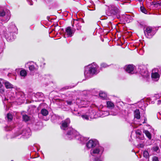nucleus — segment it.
<instances>
[{
  "label": "nucleus",
  "instance_id": "nucleus-1",
  "mask_svg": "<svg viewBox=\"0 0 161 161\" xmlns=\"http://www.w3.org/2000/svg\"><path fill=\"white\" fill-rule=\"evenodd\" d=\"M98 66L94 63L89 65L86 68L84 72L85 76L87 77H90L94 74H96L98 71Z\"/></svg>",
  "mask_w": 161,
  "mask_h": 161
},
{
  "label": "nucleus",
  "instance_id": "nucleus-2",
  "mask_svg": "<svg viewBox=\"0 0 161 161\" xmlns=\"http://www.w3.org/2000/svg\"><path fill=\"white\" fill-rule=\"evenodd\" d=\"M10 18V15H6L4 11H0V23H6Z\"/></svg>",
  "mask_w": 161,
  "mask_h": 161
},
{
  "label": "nucleus",
  "instance_id": "nucleus-3",
  "mask_svg": "<svg viewBox=\"0 0 161 161\" xmlns=\"http://www.w3.org/2000/svg\"><path fill=\"white\" fill-rule=\"evenodd\" d=\"M103 151L104 149L103 147H99L91 150V153L92 155L94 156L96 155L97 154L100 156L102 154Z\"/></svg>",
  "mask_w": 161,
  "mask_h": 161
},
{
  "label": "nucleus",
  "instance_id": "nucleus-4",
  "mask_svg": "<svg viewBox=\"0 0 161 161\" xmlns=\"http://www.w3.org/2000/svg\"><path fill=\"white\" fill-rule=\"evenodd\" d=\"M108 9L110 15H116L119 13L118 8L113 5H110L108 6Z\"/></svg>",
  "mask_w": 161,
  "mask_h": 161
},
{
  "label": "nucleus",
  "instance_id": "nucleus-5",
  "mask_svg": "<svg viewBox=\"0 0 161 161\" xmlns=\"http://www.w3.org/2000/svg\"><path fill=\"white\" fill-rule=\"evenodd\" d=\"M152 79L154 80H158L160 77L159 70L158 69L155 68L153 69L151 74Z\"/></svg>",
  "mask_w": 161,
  "mask_h": 161
},
{
  "label": "nucleus",
  "instance_id": "nucleus-6",
  "mask_svg": "<svg viewBox=\"0 0 161 161\" xmlns=\"http://www.w3.org/2000/svg\"><path fill=\"white\" fill-rule=\"evenodd\" d=\"M144 33L146 37L149 38H151L153 35V33H152V28L150 27H146L144 31Z\"/></svg>",
  "mask_w": 161,
  "mask_h": 161
},
{
  "label": "nucleus",
  "instance_id": "nucleus-7",
  "mask_svg": "<svg viewBox=\"0 0 161 161\" xmlns=\"http://www.w3.org/2000/svg\"><path fill=\"white\" fill-rule=\"evenodd\" d=\"M73 28L75 29L76 28L77 30H80L81 29V26L80 23L77 20H74L71 22Z\"/></svg>",
  "mask_w": 161,
  "mask_h": 161
},
{
  "label": "nucleus",
  "instance_id": "nucleus-8",
  "mask_svg": "<svg viewBox=\"0 0 161 161\" xmlns=\"http://www.w3.org/2000/svg\"><path fill=\"white\" fill-rule=\"evenodd\" d=\"M140 69V73L141 75L144 77H147L148 75V72L145 67L143 66H140L139 67Z\"/></svg>",
  "mask_w": 161,
  "mask_h": 161
},
{
  "label": "nucleus",
  "instance_id": "nucleus-9",
  "mask_svg": "<svg viewBox=\"0 0 161 161\" xmlns=\"http://www.w3.org/2000/svg\"><path fill=\"white\" fill-rule=\"evenodd\" d=\"M70 123V120L69 118H67L65 120L63 121L62 125L61 126V128L64 130H65Z\"/></svg>",
  "mask_w": 161,
  "mask_h": 161
},
{
  "label": "nucleus",
  "instance_id": "nucleus-10",
  "mask_svg": "<svg viewBox=\"0 0 161 161\" xmlns=\"http://www.w3.org/2000/svg\"><path fill=\"white\" fill-rule=\"evenodd\" d=\"M97 142L96 140H91L86 143V147L88 148L94 147L96 145Z\"/></svg>",
  "mask_w": 161,
  "mask_h": 161
},
{
  "label": "nucleus",
  "instance_id": "nucleus-11",
  "mask_svg": "<svg viewBox=\"0 0 161 161\" xmlns=\"http://www.w3.org/2000/svg\"><path fill=\"white\" fill-rule=\"evenodd\" d=\"M65 31L66 33V35L68 37L72 36L75 32L74 30H72L71 29L70 27H68L66 28L65 29Z\"/></svg>",
  "mask_w": 161,
  "mask_h": 161
},
{
  "label": "nucleus",
  "instance_id": "nucleus-12",
  "mask_svg": "<svg viewBox=\"0 0 161 161\" xmlns=\"http://www.w3.org/2000/svg\"><path fill=\"white\" fill-rule=\"evenodd\" d=\"M135 66L133 64H129L125 67L126 71L128 73H132L133 71Z\"/></svg>",
  "mask_w": 161,
  "mask_h": 161
},
{
  "label": "nucleus",
  "instance_id": "nucleus-13",
  "mask_svg": "<svg viewBox=\"0 0 161 161\" xmlns=\"http://www.w3.org/2000/svg\"><path fill=\"white\" fill-rule=\"evenodd\" d=\"M70 131H68L67 135L68 136H71V138L72 139L75 137V135L77 134L76 131L74 130L73 128H70Z\"/></svg>",
  "mask_w": 161,
  "mask_h": 161
},
{
  "label": "nucleus",
  "instance_id": "nucleus-14",
  "mask_svg": "<svg viewBox=\"0 0 161 161\" xmlns=\"http://www.w3.org/2000/svg\"><path fill=\"white\" fill-rule=\"evenodd\" d=\"M22 134L26 136V137H29L31 135L30 130L28 129L27 130L23 131Z\"/></svg>",
  "mask_w": 161,
  "mask_h": 161
},
{
  "label": "nucleus",
  "instance_id": "nucleus-15",
  "mask_svg": "<svg viewBox=\"0 0 161 161\" xmlns=\"http://www.w3.org/2000/svg\"><path fill=\"white\" fill-rule=\"evenodd\" d=\"M4 85L7 89H11L13 88V86L8 81H6L4 83Z\"/></svg>",
  "mask_w": 161,
  "mask_h": 161
},
{
  "label": "nucleus",
  "instance_id": "nucleus-16",
  "mask_svg": "<svg viewBox=\"0 0 161 161\" xmlns=\"http://www.w3.org/2000/svg\"><path fill=\"white\" fill-rule=\"evenodd\" d=\"M134 117L137 119L140 118V112L139 109H136L134 112Z\"/></svg>",
  "mask_w": 161,
  "mask_h": 161
},
{
  "label": "nucleus",
  "instance_id": "nucleus-17",
  "mask_svg": "<svg viewBox=\"0 0 161 161\" xmlns=\"http://www.w3.org/2000/svg\"><path fill=\"white\" fill-rule=\"evenodd\" d=\"M41 112V114L44 116H46L48 114V111L45 108L42 109Z\"/></svg>",
  "mask_w": 161,
  "mask_h": 161
},
{
  "label": "nucleus",
  "instance_id": "nucleus-18",
  "mask_svg": "<svg viewBox=\"0 0 161 161\" xmlns=\"http://www.w3.org/2000/svg\"><path fill=\"white\" fill-rule=\"evenodd\" d=\"M143 132L145 134L146 136L149 139H151V134L149 131L147 130H144L143 131Z\"/></svg>",
  "mask_w": 161,
  "mask_h": 161
},
{
  "label": "nucleus",
  "instance_id": "nucleus-19",
  "mask_svg": "<svg viewBox=\"0 0 161 161\" xmlns=\"http://www.w3.org/2000/svg\"><path fill=\"white\" fill-rule=\"evenodd\" d=\"M107 107L108 108H112L114 107V104L111 101H108L107 103Z\"/></svg>",
  "mask_w": 161,
  "mask_h": 161
},
{
  "label": "nucleus",
  "instance_id": "nucleus-20",
  "mask_svg": "<svg viewBox=\"0 0 161 161\" xmlns=\"http://www.w3.org/2000/svg\"><path fill=\"white\" fill-rule=\"evenodd\" d=\"M90 102L88 101L85 100H81L80 104L83 105H87L89 104Z\"/></svg>",
  "mask_w": 161,
  "mask_h": 161
},
{
  "label": "nucleus",
  "instance_id": "nucleus-21",
  "mask_svg": "<svg viewBox=\"0 0 161 161\" xmlns=\"http://www.w3.org/2000/svg\"><path fill=\"white\" fill-rule=\"evenodd\" d=\"M20 74L21 76L25 77L26 75V71L25 70H22L20 72Z\"/></svg>",
  "mask_w": 161,
  "mask_h": 161
},
{
  "label": "nucleus",
  "instance_id": "nucleus-22",
  "mask_svg": "<svg viewBox=\"0 0 161 161\" xmlns=\"http://www.w3.org/2000/svg\"><path fill=\"white\" fill-rule=\"evenodd\" d=\"M99 95L100 97L103 99H105L107 97L106 94L105 93L103 92H100L99 93Z\"/></svg>",
  "mask_w": 161,
  "mask_h": 161
},
{
  "label": "nucleus",
  "instance_id": "nucleus-23",
  "mask_svg": "<svg viewBox=\"0 0 161 161\" xmlns=\"http://www.w3.org/2000/svg\"><path fill=\"white\" fill-rule=\"evenodd\" d=\"M23 120L26 122L29 121L30 119L29 117L26 114L23 115Z\"/></svg>",
  "mask_w": 161,
  "mask_h": 161
},
{
  "label": "nucleus",
  "instance_id": "nucleus-24",
  "mask_svg": "<svg viewBox=\"0 0 161 161\" xmlns=\"http://www.w3.org/2000/svg\"><path fill=\"white\" fill-rule=\"evenodd\" d=\"M7 117L8 121H11L13 119V116L11 114L8 113L7 114Z\"/></svg>",
  "mask_w": 161,
  "mask_h": 161
},
{
  "label": "nucleus",
  "instance_id": "nucleus-25",
  "mask_svg": "<svg viewBox=\"0 0 161 161\" xmlns=\"http://www.w3.org/2000/svg\"><path fill=\"white\" fill-rule=\"evenodd\" d=\"M143 155L144 157L146 158L149 157V154L148 152L147 151H145L143 152Z\"/></svg>",
  "mask_w": 161,
  "mask_h": 161
},
{
  "label": "nucleus",
  "instance_id": "nucleus-26",
  "mask_svg": "<svg viewBox=\"0 0 161 161\" xmlns=\"http://www.w3.org/2000/svg\"><path fill=\"white\" fill-rule=\"evenodd\" d=\"M140 10L143 13H144V14H147V11L145 9V8L142 6H141L140 7Z\"/></svg>",
  "mask_w": 161,
  "mask_h": 161
},
{
  "label": "nucleus",
  "instance_id": "nucleus-27",
  "mask_svg": "<svg viewBox=\"0 0 161 161\" xmlns=\"http://www.w3.org/2000/svg\"><path fill=\"white\" fill-rule=\"evenodd\" d=\"M81 117L84 119L86 120L89 119V116L86 115H83L81 116Z\"/></svg>",
  "mask_w": 161,
  "mask_h": 161
},
{
  "label": "nucleus",
  "instance_id": "nucleus-28",
  "mask_svg": "<svg viewBox=\"0 0 161 161\" xmlns=\"http://www.w3.org/2000/svg\"><path fill=\"white\" fill-rule=\"evenodd\" d=\"M29 70L31 71H34L36 69L34 66L33 65H31L29 67Z\"/></svg>",
  "mask_w": 161,
  "mask_h": 161
},
{
  "label": "nucleus",
  "instance_id": "nucleus-29",
  "mask_svg": "<svg viewBox=\"0 0 161 161\" xmlns=\"http://www.w3.org/2000/svg\"><path fill=\"white\" fill-rule=\"evenodd\" d=\"M4 90L3 88H0V95L3 96L4 95Z\"/></svg>",
  "mask_w": 161,
  "mask_h": 161
},
{
  "label": "nucleus",
  "instance_id": "nucleus-30",
  "mask_svg": "<svg viewBox=\"0 0 161 161\" xmlns=\"http://www.w3.org/2000/svg\"><path fill=\"white\" fill-rule=\"evenodd\" d=\"M12 128L11 127H10V126H6L5 127V129L6 130V131H8V130H12Z\"/></svg>",
  "mask_w": 161,
  "mask_h": 161
},
{
  "label": "nucleus",
  "instance_id": "nucleus-31",
  "mask_svg": "<svg viewBox=\"0 0 161 161\" xmlns=\"http://www.w3.org/2000/svg\"><path fill=\"white\" fill-rule=\"evenodd\" d=\"M153 161H158V157L156 156H154L152 158Z\"/></svg>",
  "mask_w": 161,
  "mask_h": 161
},
{
  "label": "nucleus",
  "instance_id": "nucleus-32",
  "mask_svg": "<svg viewBox=\"0 0 161 161\" xmlns=\"http://www.w3.org/2000/svg\"><path fill=\"white\" fill-rule=\"evenodd\" d=\"M36 96H40L41 97H42L43 96V94L41 92H38L36 93Z\"/></svg>",
  "mask_w": 161,
  "mask_h": 161
},
{
  "label": "nucleus",
  "instance_id": "nucleus-33",
  "mask_svg": "<svg viewBox=\"0 0 161 161\" xmlns=\"http://www.w3.org/2000/svg\"><path fill=\"white\" fill-rule=\"evenodd\" d=\"M136 133L137 135H141V132L140 130H137L136 131Z\"/></svg>",
  "mask_w": 161,
  "mask_h": 161
},
{
  "label": "nucleus",
  "instance_id": "nucleus-34",
  "mask_svg": "<svg viewBox=\"0 0 161 161\" xmlns=\"http://www.w3.org/2000/svg\"><path fill=\"white\" fill-rule=\"evenodd\" d=\"M27 1L28 2H29L30 3H29V4L31 5H33V3H32V1H31V0H27Z\"/></svg>",
  "mask_w": 161,
  "mask_h": 161
},
{
  "label": "nucleus",
  "instance_id": "nucleus-35",
  "mask_svg": "<svg viewBox=\"0 0 161 161\" xmlns=\"http://www.w3.org/2000/svg\"><path fill=\"white\" fill-rule=\"evenodd\" d=\"M67 104L69 105H70L72 104V101H66Z\"/></svg>",
  "mask_w": 161,
  "mask_h": 161
},
{
  "label": "nucleus",
  "instance_id": "nucleus-36",
  "mask_svg": "<svg viewBox=\"0 0 161 161\" xmlns=\"http://www.w3.org/2000/svg\"><path fill=\"white\" fill-rule=\"evenodd\" d=\"M101 66L103 67H106L107 66V65L104 64H101Z\"/></svg>",
  "mask_w": 161,
  "mask_h": 161
},
{
  "label": "nucleus",
  "instance_id": "nucleus-37",
  "mask_svg": "<svg viewBox=\"0 0 161 161\" xmlns=\"http://www.w3.org/2000/svg\"><path fill=\"white\" fill-rule=\"evenodd\" d=\"M139 146L141 147L142 148L144 146V145L143 144H140L139 145Z\"/></svg>",
  "mask_w": 161,
  "mask_h": 161
},
{
  "label": "nucleus",
  "instance_id": "nucleus-38",
  "mask_svg": "<svg viewBox=\"0 0 161 161\" xmlns=\"http://www.w3.org/2000/svg\"><path fill=\"white\" fill-rule=\"evenodd\" d=\"M158 149V147H156L154 148V150L155 151H157V150Z\"/></svg>",
  "mask_w": 161,
  "mask_h": 161
},
{
  "label": "nucleus",
  "instance_id": "nucleus-39",
  "mask_svg": "<svg viewBox=\"0 0 161 161\" xmlns=\"http://www.w3.org/2000/svg\"><path fill=\"white\" fill-rule=\"evenodd\" d=\"M3 85L2 84V83L0 82V88H1V87Z\"/></svg>",
  "mask_w": 161,
  "mask_h": 161
},
{
  "label": "nucleus",
  "instance_id": "nucleus-40",
  "mask_svg": "<svg viewBox=\"0 0 161 161\" xmlns=\"http://www.w3.org/2000/svg\"><path fill=\"white\" fill-rule=\"evenodd\" d=\"M159 5H161V3H157Z\"/></svg>",
  "mask_w": 161,
  "mask_h": 161
},
{
  "label": "nucleus",
  "instance_id": "nucleus-41",
  "mask_svg": "<svg viewBox=\"0 0 161 161\" xmlns=\"http://www.w3.org/2000/svg\"><path fill=\"white\" fill-rule=\"evenodd\" d=\"M146 120H147V119H144V121H145ZM145 123V122H143V123Z\"/></svg>",
  "mask_w": 161,
  "mask_h": 161
},
{
  "label": "nucleus",
  "instance_id": "nucleus-42",
  "mask_svg": "<svg viewBox=\"0 0 161 161\" xmlns=\"http://www.w3.org/2000/svg\"><path fill=\"white\" fill-rule=\"evenodd\" d=\"M83 138V137H81L80 138V140H81Z\"/></svg>",
  "mask_w": 161,
  "mask_h": 161
},
{
  "label": "nucleus",
  "instance_id": "nucleus-43",
  "mask_svg": "<svg viewBox=\"0 0 161 161\" xmlns=\"http://www.w3.org/2000/svg\"><path fill=\"white\" fill-rule=\"evenodd\" d=\"M112 114V115H116V114Z\"/></svg>",
  "mask_w": 161,
  "mask_h": 161
},
{
  "label": "nucleus",
  "instance_id": "nucleus-44",
  "mask_svg": "<svg viewBox=\"0 0 161 161\" xmlns=\"http://www.w3.org/2000/svg\"><path fill=\"white\" fill-rule=\"evenodd\" d=\"M153 4H154V5H156V3H153Z\"/></svg>",
  "mask_w": 161,
  "mask_h": 161
},
{
  "label": "nucleus",
  "instance_id": "nucleus-45",
  "mask_svg": "<svg viewBox=\"0 0 161 161\" xmlns=\"http://www.w3.org/2000/svg\"><path fill=\"white\" fill-rule=\"evenodd\" d=\"M142 51V50H140V52H141V51Z\"/></svg>",
  "mask_w": 161,
  "mask_h": 161
}]
</instances>
